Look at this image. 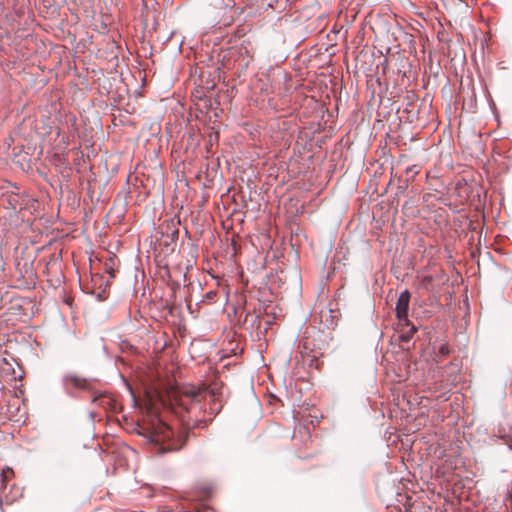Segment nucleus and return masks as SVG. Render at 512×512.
Wrapping results in <instances>:
<instances>
[{
    "label": "nucleus",
    "mask_w": 512,
    "mask_h": 512,
    "mask_svg": "<svg viewBox=\"0 0 512 512\" xmlns=\"http://www.w3.org/2000/svg\"><path fill=\"white\" fill-rule=\"evenodd\" d=\"M205 390L195 387H184L176 389L170 393V402L175 409H182L189 412L192 407L197 406L202 400V394Z\"/></svg>",
    "instance_id": "nucleus-2"
},
{
    "label": "nucleus",
    "mask_w": 512,
    "mask_h": 512,
    "mask_svg": "<svg viewBox=\"0 0 512 512\" xmlns=\"http://www.w3.org/2000/svg\"><path fill=\"white\" fill-rule=\"evenodd\" d=\"M64 380L66 384H71L76 388L85 389L88 386L87 380L77 375H67Z\"/></svg>",
    "instance_id": "nucleus-4"
},
{
    "label": "nucleus",
    "mask_w": 512,
    "mask_h": 512,
    "mask_svg": "<svg viewBox=\"0 0 512 512\" xmlns=\"http://www.w3.org/2000/svg\"><path fill=\"white\" fill-rule=\"evenodd\" d=\"M202 424H205V423H204L203 421H199L196 425H194V426H193V428H194V427H199V426H200V425H202Z\"/></svg>",
    "instance_id": "nucleus-11"
},
{
    "label": "nucleus",
    "mask_w": 512,
    "mask_h": 512,
    "mask_svg": "<svg viewBox=\"0 0 512 512\" xmlns=\"http://www.w3.org/2000/svg\"><path fill=\"white\" fill-rule=\"evenodd\" d=\"M410 302V293L408 290L403 291L396 303V316L399 321L404 322L405 325H410L408 316V308Z\"/></svg>",
    "instance_id": "nucleus-3"
},
{
    "label": "nucleus",
    "mask_w": 512,
    "mask_h": 512,
    "mask_svg": "<svg viewBox=\"0 0 512 512\" xmlns=\"http://www.w3.org/2000/svg\"><path fill=\"white\" fill-rule=\"evenodd\" d=\"M439 354L442 357H447L450 354V348L447 344H442L439 348Z\"/></svg>",
    "instance_id": "nucleus-8"
},
{
    "label": "nucleus",
    "mask_w": 512,
    "mask_h": 512,
    "mask_svg": "<svg viewBox=\"0 0 512 512\" xmlns=\"http://www.w3.org/2000/svg\"><path fill=\"white\" fill-rule=\"evenodd\" d=\"M216 296V292L210 291L206 294L207 299H213Z\"/></svg>",
    "instance_id": "nucleus-9"
},
{
    "label": "nucleus",
    "mask_w": 512,
    "mask_h": 512,
    "mask_svg": "<svg viewBox=\"0 0 512 512\" xmlns=\"http://www.w3.org/2000/svg\"><path fill=\"white\" fill-rule=\"evenodd\" d=\"M506 444L512 450V436L507 438Z\"/></svg>",
    "instance_id": "nucleus-10"
},
{
    "label": "nucleus",
    "mask_w": 512,
    "mask_h": 512,
    "mask_svg": "<svg viewBox=\"0 0 512 512\" xmlns=\"http://www.w3.org/2000/svg\"><path fill=\"white\" fill-rule=\"evenodd\" d=\"M190 430L187 424L176 435L166 423L156 420L149 428V439L159 446L160 452L178 451L185 445Z\"/></svg>",
    "instance_id": "nucleus-1"
},
{
    "label": "nucleus",
    "mask_w": 512,
    "mask_h": 512,
    "mask_svg": "<svg viewBox=\"0 0 512 512\" xmlns=\"http://www.w3.org/2000/svg\"><path fill=\"white\" fill-rule=\"evenodd\" d=\"M13 476V470L7 469L2 472V482L5 485V482L8 481Z\"/></svg>",
    "instance_id": "nucleus-7"
},
{
    "label": "nucleus",
    "mask_w": 512,
    "mask_h": 512,
    "mask_svg": "<svg viewBox=\"0 0 512 512\" xmlns=\"http://www.w3.org/2000/svg\"><path fill=\"white\" fill-rule=\"evenodd\" d=\"M417 328L414 325H411L409 331L400 336L401 340L404 342H408L412 336L416 333Z\"/></svg>",
    "instance_id": "nucleus-6"
},
{
    "label": "nucleus",
    "mask_w": 512,
    "mask_h": 512,
    "mask_svg": "<svg viewBox=\"0 0 512 512\" xmlns=\"http://www.w3.org/2000/svg\"><path fill=\"white\" fill-rule=\"evenodd\" d=\"M419 287L426 290L431 291L433 289L434 278L432 275H419Z\"/></svg>",
    "instance_id": "nucleus-5"
}]
</instances>
